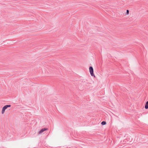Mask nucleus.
<instances>
[{
    "label": "nucleus",
    "instance_id": "obj_5",
    "mask_svg": "<svg viewBox=\"0 0 148 148\" xmlns=\"http://www.w3.org/2000/svg\"><path fill=\"white\" fill-rule=\"evenodd\" d=\"M5 110V108L4 107H3L2 108V114H3L4 113Z\"/></svg>",
    "mask_w": 148,
    "mask_h": 148
},
{
    "label": "nucleus",
    "instance_id": "obj_3",
    "mask_svg": "<svg viewBox=\"0 0 148 148\" xmlns=\"http://www.w3.org/2000/svg\"><path fill=\"white\" fill-rule=\"evenodd\" d=\"M145 108L146 109H148V101H147L145 105Z\"/></svg>",
    "mask_w": 148,
    "mask_h": 148
},
{
    "label": "nucleus",
    "instance_id": "obj_4",
    "mask_svg": "<svg viewBox=\"0 0 148 148\" xmlns=\"http://www.w3.org/2000/svg\"><path fill=\"white\" fill-rule=\"evenodd\" d=\"M10 105H7L3 106L6 109L10 107H11Z\"/></svg>",
    "mask_w": 148,
    "mask_h": 148
},
{
    "label": "nucleus",
    "instance_id": "obj_1",
    "mask_svg": "<svg viewBox=\"0 0 148 148\" xmlns=\"http://www.w3.org/2000/svg\"><path fill=\"white\" fill-rule=\"evenodd\" d=\"M89 70L91 76H94L95 77V75L94 74L93 69V67L91 66H90L89 68Z\"/></svg>",
    "mask_w": 148,
    "mask_h": 148
},
{
    "label": "nucleus",
    "instance_id": "obj_2",
    "mask_svg": "<svg viewBox=\"0 0 148 148\" xmlns=\"http://www.w3.org/2000/svg\"><path fill=\"white\" fill-rule=\"evenodd\" d=\"M48 130V128H42L39 131V132L38 133V134H40L41 133H42L43 132H44L45 131L47 130Z\"/></svg>",
    "mask_w": 148,
    "mask_h": 148
},
{
    "label": "nucleus",
    "instance_id": "obj_6",
    "mask_svg": "<svg viewBox=\"0 0 148 148\" xmlns=\"http://www.w3.org/2000/svg\"><path fill=\"white\" fill-rule=\"evenodd\" d=\"M106 124V121H103L101 122V124L102 125H105Z\"/></svg>",
    "mask_w": 148,
    "mask_h": 148
},
{
    "label": "nucleus",
    "instance_id": "obj_7",
    "mask_svg": "<svg viewBox=\"0 0 148 148\" xmlns=\"http://www.w3.org/2000/svg\"><path fill=\"white\" fill-rule=\"evenodd\" d=\"M126 14H129V10H127Z\"/></svg>",
    "mask_w": 148,
    "mask_h": 148
}]
</instances>
